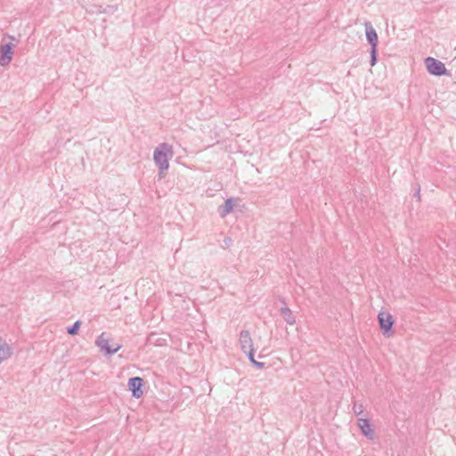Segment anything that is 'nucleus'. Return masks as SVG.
<instances>
[{
	"label": "nucleus",
	"instance_id": "obj_17",
	"mask_svg": "<svg viewBox=\"0 0 456 456\" xmlns=\"http://www.w3.org/2000/svg\"><path fill=\"white\" fill-rule=\"evenodd\" d=\"M116 11H117V6L116 5H110V4L106 5L102 9V12L103 13H110V14L114 13Z\"/></svg>",
	"mask_w": 456,
	"mask_h": 456
},
{
	"label": "nucleus",
	"instance_id": "obj_6",
	"mask_svg": "<svg viewBox=\"0 0 456 456\" xmlns=\"http://www.w3.org/2000/svg\"><path fill=\"white\" fill-rule=\"evenodd\" d=\"M14 45L11 42L5 43L0 46V66L8 65L13 57Z\"/></svg>",
	"mask_w": 456,
	"mask_h": 456
},
{
	"label": "nucleus",
	"instance_id": "obj_19",
	"mask_svg": "<svg viewBox=\"0 0 456 456\" xmlns=\"http://www.w3.org/2000/svg\"><path fill=\"white\" fill-rule=\"evenodd\" d=\"M413 197L416 198L419 201L420 200V186H419V184H417Z\"/></svg>",
	"mask_w": 456,
	"mask_h": 456
},
{
	"label": "nucleus",
	"instance_id": "obj_14",
	"mask_svg": "<svg viewBox=\"0 0 456 456\" xmlns=\"http://www.w3.org/2000/svg\"><path fill=\"white\" fill-rule=\"evenodd\" d=\"M81 321H76L73 325H71L70 327L67 328V333L69 335H71V336H75L77 334L80 327H81Z\"/></svg>",
	"mask_w": 456,
	"mask_h": 456
},
{
	"label": "nucleus",
	"instance_id": "obj_21",
	"mask_svg": "<svg viewBox=\"0 0 456 456\" xmlns=\"http://www.w3.org/2000/svg\"><path fill=\"white\" fill-rule=\"evenodd\" d=\"M95 7V11H92V12H95V13H103L102 12V9L104 8L103 6L102 5H97V6H94Z\"/></svg>",
	"mask_w": 456,
	"mask_h": 456
},
{
	"label": "nucleus",
	"instance_id": "obj_4",
	"mask_svg": "<svg viewBox=\"0 0 456 456\" xmlns=\"http://www.w3.org/2000/svg\"><path fill=\"white\" fill-rule=\"evenodd\" d=\"M95 345L106 356L116 354L121 348L120 344H115V347H110V339L106 338L105 332H102L100 336H98L95 340Z\"/></svg>",
	"mask_w": 456,
	"mask_h": 456
},
{
	"label": "nucleus",
	"instance_id": "obj_2",
	"mask_svg": "<svg viewBox=\"0 0 456 456\" xmlns=\"http://www.w3.org/2000/svg\"><path fill=\"white\" fill-rule=\"evenodd\" d=\"M378 322L380 330L386 338H390L395 334V330L393 329L395 320L390 313L383 311L379 312L378 314Z\"/></svg>",
	"mask_w": 456,
	"mask_h": 456
},
{
	"label": "nucleus",
	"instance_id": "obj_8",
	"mask_svg": "<svg viewBox=\"0 0 456 456\" xmlns=\"http://www.w3.org/2000/svg\"><path fill=\"white\" fill-rule=\"evenodd\" d=\"M365 36L370 48H378L379 37L370 22L365 23Z\"/></svg>",
	"mask_w": 456,
	"mask_h": 456
},
{
	"label": "nucleus",
	"instance_id": "obj_12",
	"mask_svg": "<svg viewBox=\"0 0 456 456\" xmlns=\"http://www.w3.org/2000/svg\"><path fill=\"white\" fill-rule=\"evenodd\" d=\"M11 355V348L4 339L0 338V362Z\"/></svg>",
	"mask_w": 456,
	"mask_h": 456
},
{
	"label": "nucleus",
	"instance_id": "obj_13",
	"mask_svg": "<svg viewBox=\"0 0 456 456\" xmlns=\"http://www.w3.org/2000/svg\"><path fill=\"white\" fill-rule=\"evenodd\" d=\"M249 362L256 368L262 369L265 366V362H257L255 359V351L254 349L248 350V354H246Z\"/></svg>",
	"mask_w": 456,
	"mask_h": 456
},
{
	"label": "nucleus",
	"instance_id": "obj_9",
	"mask_svg": "<svg viewBox=\"0 0 456 456\" xmlns=\"http://www.w3.org/2000/svg\"><path fill=\"white\" fill-rule=\"evenodd\" d=\"M240 345L241 347V350L248 354V350L254 349L253 348V340L251 338L250 333L248 330H241L240 333Z\"/></svg>",
	"mask_w": 456,
	"mask_h": 456
},
{
	"label": "nucleus",
	"instance_id": "obj_7",
	"mask_svg": "<svg viewBox=\"0 0 456 456\" xmlns=\"http://www.w3.org/2000/svg\"><path fill=\"white\" fill-rule=\"evenodd\" d=\"M358 427L362 432V434L367 437L368 439H373L374 437V429L372 428V425L370 423V419L368 418H359L358 419Z\"/></svg>",
	"mask_w": 456,
	"mask_h": 456
},
{
	"label": "nucleus",
	"instance_id": "obj_1",
	"mask_svg": "<svg viewBox=\"0 0 456 456\" xmlns=\"http://www.w3.org/2000/svg\"><path fill=\"white\" fill-rule=\"evenodd\" d=\"M168 154L173 155V148L167 142L160 143L153 152V160L158 167H161V170L169 168Z\"/></svg>",
	"mask_w": 456,
	"mask_h": 456
},
{
	"label": "nucleus",
	"instance_id": "obj_23",
	"mask_svg": "<svg viewBox=\"0 0 456 456\" xmlns=\"http://www.w3.org/2000/svg\"><path fill=\"white\" fill-rule=\"evenodd\" d=\"M115 344H116V343H112V344L110 345V347H115Z\"/></svg>",
	"mask_w": 456,
	"mask_h": 456
},
{
	"label": "nucleus",
	"instance_id": "obj_10",
	"mask_svg": "<svg viewBox=\"0 0 456 456\" xmlns=\"http://www.w3.org/2000/svg\"><path fill=\"white\" fill-rule=\"evenodd\" d=\"M235 201L233 198H229L224 200V204L219 207V215L221 217L226 216L229 213H231L234 208Z\"/></svg>",
	"mask_w": 456,
	"mask_h": 456
},
{
	"label": "nucleus",
	"instance_id": "obj_16",
	"mask_svg": "<svg viewBox=\"0 0 456 456\" xmlns=\"http://www.w3.org/2000/svg\"><path fill=\"white\" fill-rule=\"evenodd\" d=\"M353 411H354V413L356 416L361 415L363 412V406H362V404H361V403L358 404V403H354V406H353Z\"/></svg>",
	"mask_w": 456,
	"mask_h": 456
},
{
	"label": "nucleus",
	"instance_id": "obj_11",
	"mask_svg": "<svg viewBox=\"0 0 456 456\" xmlns=\"http://www.w3.org/2000/svg\"><path fill=\"white\" fill-rule=\"evenodd\" d=\"M280 313L283 318V320L289 325H294L296 323V316L293 314V312L288 306H283L281 308Z\"/></svg>",
	"mask_w": 456,
	"mask_h": 456
},
{
	"label": "nucleus",
	"instance_id": "obj_5",
	"mask_svg": "<svg viewBox=\"0 0 456 456\" xmlns=\"http://www.w3.org/2000/svg\"><path fill=\"white\" fill-rule=\"evenodd\" d=\"M128 390L134 398L139 399L143 395L144 380L141 377H132L127 382Z\"/></svg>",
	"mask_w": 456,
	"mask_h": 456
},
{
	"label": "nucleus",
	"instance_id": "obj_22",
	"mask_svg": "<svg viewBox=\"0 0 456 456\" xmlns=\"http://www.w3.org/2000/svg\"><path fill=\"white\" fill-rule=\"evenodd\" d=\"M280 301L281 302V304H283L286 306V302H285V299L283 297L281 298Z\"/></svg>",
	"mask_w": 456,
	"mask_h": 456
},
{
	"label": "nucleus",
	"instance_id": "obj_3",
	"mask_svg": "<svg viewBox=\"0 0 456 456\" xmlns=\"http://www.w3.org/2000/svg\"><path fill=\"white\" fill-rule=\"evenodd\" d=\"M428 72L430 75L442 77L450 75L445 65L437 59L427 57L424 61Z\"/></svg>",
	"mask_w": 456,
	"mask_h": 456
},
{
	"label": "nucleus",
	"instance_id": "obj_15",
	"mask_svg": "<svg viewBox=\"0 0 456 456\" xmlns=\"http://www.w3.org/2000/svg\"><path fill=\"white\" fill-rule=\"evenodd\" d=\"M370 65L373 67L378 62V48H370Z\"/></svg>",
	"mask_w": 456,
	"mask_h": 456
},
{
	"label": "nucleus",
	"instance_id": "obj_18",
	"mask_svg": "<svg viewBox=\"0 0 456 456\" xmlns=\"http://www.w3.org/2000/svg\"><path fill=\"white\" fill-rule=\"evenodd\" d=\"M232 245V240L231 237H225L223 240V248H229Z\"/></svg>",
	"mask_w": 456,
	"mask_h": 456
},
{
	"label": "nucleus",
	"instance_id": "obj_20",
	"mask_svg": "<svg viewBox=\"0 0 456 456\" xmlns=\"http://www.w3.org/2000/svg\"><path fill=\"white\" fill-rule=\"evenodd\" d=\"M159 167V174H158V176H159V179H162L165 177L166 174H165V171L166 170H161V167Z\"/></svg>",
	"mask_w": 456,
	"mask_h": 456
}]
</instances>
